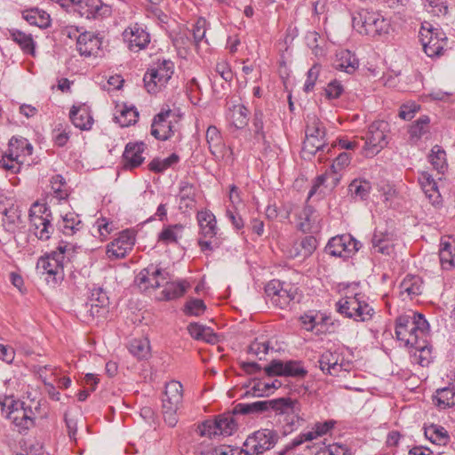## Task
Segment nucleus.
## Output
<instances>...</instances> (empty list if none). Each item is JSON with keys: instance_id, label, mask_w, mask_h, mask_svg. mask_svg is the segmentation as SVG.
I'll return each mask as SVG.
<instances>
[{"instance_id": "774afa93", "label": "nucleus", "mask_w": 455, "mask_h": 455, "mask_svg": "<svg viewBox=\"0 0 455 455\" xmlns=\"http://www.w3.org/2000/svg\"><path fill=\"white\" fill-rule=\"evenodd\" d=\"M343 92L344 87L337 79L331 81L324 88V96L330 100L339 99Z\"/></svg>"}, {"instance_id": "5fc2aeb1", "label": "nucleus", "mask_w": 455, "mask_h": 455, "mask_svg": "<svg viewBox=\"0 0 455 455\" xmlns=\"http://www.w3.org/2000/svg\"><path fill=\"white\" fill-rule=\"evenodd\" d=\"M52 190L53 193V197L58 201L66 200L68 196V192L65 188L66 181L64 178L60 175H54L51 179Z\"/></svg>"}, {"instance_id": "49530a36", "label": "nucleus", "mask_w": 455, "mask_h": 455, "mask_svg": "<svg viewBox=\"0 0 455 455\" xmlns=\"http://www.w3.org/2000/svg\"><path fill=\"white\" fill-rule=\"evenodd\" d=\"M351 196L361 200H366L371 193V185L365 180H354L348 186Z\"/></svg>"}, {"instance_id": "680f3d73", "label": "nucleus", "mask_w": 455, "mask_h": 455, "mask_svg": "<svg viewBox=\"0 0 455 455\" xmlns=\"http://www.w3.org/2000/svg\"><path fill=\"white\" fill-rule=\"evenodd\" d=\"M281 386V382L275 379L272 382L257 381L252 389L258 396H267L274 389H277Z\"/></svg>"}, {"instance_id": "a878e982", "label": "nucleus", "mask_w": 455, "mask_h": 455, "mask_svg": "<svg viewBox=\"0 0 455 455\" xmlns=\"http://www.w3.org/2000/svg\"><path fill=\"white\" fill-rule=\"evenodd\" d=\"M150 274L162 275L163 268L154 266L153 264L140 270V272L135 277L136 284L142 290H148L149 288L157 289L161 286L159 281H150Z\"/></svg>"}, {"instance_id": "7ed1b4c3", "label": "nucleus", "mask_w": 455, "mask_h": 455, "mask_svg": "<svg viewBox=\"0 0 455 455\" xmlns=\"http://www.w3.org/2000/svg\"><path fill=\"white\" fill-rule=\"evenodd\" d=\"M353 28L362 35L372 38L386 37L390 31V21L380 13L362 10L352 16Z\"/></svg>"}, {"instance_id": "8fccbe9b", "label": "nucleus", "mask_w": 455, "mask_h": 455, "mask_svg": "<svg viewBox=\"0 0 455 455\" xmlns=\"http://www.w3.org/2000/svg\"><path fill=\"white\" fill-rule=\"evenodd\" d=\"M208 27L209 24L207 20L203 17L198 18L196 23L193 25L191 29L192 40L193 45H195L196 48L199 47L200 43L203 41L208 44L207 40L205 39V34Z\"/></svg>"}, {"instance_id": "2f4dec72", "label": "nucleus", "mask_w": 455, "mask_h": 455, "mask_svg": "<svg viewBox=\"0 0 455 455\" xmlns=\"http://www.w3.org/2000/svg\"><path fill=\"white\" fill-rule=\"evenodd\" d=\"M433 401L439 410H445L455 405V387H447L437 389Z\"/></svg>"}, {"instance_id": "f257e3e1", "label": "nucleus", "mask_w": 455, "mask_h": 455, "mask_svg": "<svg viewBox=\"0 0 455 455\" xmlns=\"http://www.w3.org/2000/svg\"><path fill=\"white\" fill-rule=\"evenodd\" d=\"M267 411H273L275 415L283 417V421L287 427L285 432L297 429L300 426V422L304 421L300 416V403L291 397L257 401L251 403H241L234 407V412L240 415L260 414Z\"/></svg>"}, {"instance_id": "7c9ffc66", "label": "nucleus", "mask_w": 455, "mask_h": 455, "mask_svg": "<svg viewBox=\"0 0 455 455\" xmlns=\"http://www.w3.org/2000/svg\"><path fill=\"white\" fill-rule=\"evenodd\" d=\"M22 17L30 25L36 26L40 28H46L51 25L50 15L38 8L26 10L22 12Z\"/></svg>"}, {"instance_id": "13d9d810", "label": "nucleus", "mask_w": 455, "mask_h": 455, "mask_svg": "<svg viewBox=\"0 0 455 455\" xmlns=\"http://www.w3.org/2000/svg\"><path fill=\"white\" fill-rule=\"evenodd\" d=\"M306 136H314L318 138H326V129L323 124L316 117L308 118L306 126Z\"/></svg>"}, {"instance_id": "9d476101", "label": "nucleus", "mask_w": 455, "mask_h": 455, "mask_svg": "<svg viewBox=\"0 0 455 455\" xmlns=\"http://www.w3.org/2000/svg\"><path fill=\"white\" fill-rule=\"evenodd\" d=\"M388 124L383 120L371 123L368 127L363 149L366 156L377 155L387 144Z\"/></svg>"}, {"instance_id": "603ef678", "label": "nucleus", "mask_w": 455, "mask_h": 455, "mask_svg": "<svg viewBox=\"0 0 455 455\" xmlns=\"http://www.w3.org/2000/svg\"><path fill=\"white\" fill-rule=\"evenodd\" d=\"M89 303L94 304V307H101L103 311H108L107 308L109 304V299L106 291H104L101 287L93 286L91 289Z\"/></svg>"}, {"instance_id": "864d4df0", "label": "nucleus", "mask_w": 455, "mask_h": 455, "mask_svg": "<svg viewBox=\"0 0 455 455\" xmlns=\"http://www.w3.org/2000/svg\"><path fill=\"white\" fill-rule=\"evenodd\" d=\"M307 371L301 361L289 360L284 363L283 377L305 378Z\"/></svg>"}, {"instance_id": "4be33fe9", "label": "nucleus", "mask_w": 455, "mask_h": 455, "mask_svg": "<svg viewBox=\"0 0 455 455\" xmlns=\"http://www.w3.org/2000/svg\"><path fill=\"white\" fill-rule=\"evenodd\" d=\"M340 353L326 350L319 357L320 370L327 375L339 376L341 372L342 363H339Z\"/></svg>"}, {"instance_id": "e433bc0d", "label": "nucleus", "mask_w": 455, "mask_h": 455, "mask_svg": "<svg viewBox=\"0 0 455 455\" xmlns=\"http://www.w3.org/2000/svg\"><path fill=\"white\" fill-rule=\"evenodd\" d=\"M235 415H238V413H235L233 411L232 412L220 414L216 418L218 425L220 426L219 434H220V435L229 436L237 429V422L235 419Z\"/></svg>"}, {"instance_id": "37998d69", "label": "nucleus", "mask_w": 455, "mask_h": 455, "mask_svg": "<svg viewBox=\"0 0 455 455\" xmlns=\"http://www.w3.org/2000/svg\"><path fill=\"white\" fill-rule=\"evenodd\" d=\"M139 118V111L134 106L124 105L118 115L115 116L116 123L122 127H128L134 124Z\"/></svg>"}, {"instance_id": "2eb2a0df", "label": "nucleus", "mask_w": 455, "mask_h": 455, "mask_svg": "<svg viewBox=\"0 0 455 455\" xmlns=\"http://www.w3.org/2000/svg\"><path fill=\"white\" fill-rule=\"evenodd\" d=\"M135 235L130 230L122 231L118 237L107 246V255L110 259H124L132 250Z\"/></svg>"}, {"instance_id": "ea45409f", "label": "nucleus", "mask_w": 455, "mask_h": 455, "mask_svg": "<svg viewBox=\"0 0 455 455\" xmlns=\"http://www.w3.org/2000/svg\"><path fill=\"white\" fill-rule=\"evenodd\" d=\"M401 292L406 293L411 298L422 292V280L418 275H407L400 284Z\"/></svg>"}, {"instance_id": "ddd939ff", "label": "nucleus", "mask_w": 455, "mask_h": 455, "mask_svg": "<svg viewBox=\"0 0 455 455\" xmlns=\"http://www.w3.org/2000/svg\"><path fill=\"white\" fill-rule=\"evenodd\" d=\"M360 248V243L351 235L345 234L331 238L325 246V252L333 257L348 259Z\"/></svg>"}, {"instance_id": "c9c22d12", "label": "nucleus", "mask_w": 455, "mask_h": 455, "mask_svg": "<svg viewBox=\"0 0 455 455\" xmlns=\"http://www.w3.org/2000/svg\"><path fill=\"white\" fill-rule=\"evenodd\" d=\"M371 244L374 252L383 255H390L394 250L389 235L379 231L374 232L371 238Z\"/></svg>"}, {"instance_id": "423d86ee", "label": "nucleus", "mask_w": 455, "mask_h": 455, "mask_svg": "<svg viewBox=\"0 0 455 455\" xmlns=\"http://www.w3.org/2000/svg\"><path fill=\"white\" fill-rule=\"evenodd\" d=\"M75 250V246L68 243H61L57 247V250L52 251L44 258H41L37 263V268L43 269V275H47L52 278V283H56L59 279L63 275V260L67 257L69 259Z\"/></svg>"}, {"instance_id": "338daca9", "label": "nucleus", "mask_w": 455, "mask_h": 455, "mask_svg": "<svg viewBox=\"0 0 455 455\" xmlns=\"http://www.w3.org/2000/svg\"><path fill=\"white\" fill-rule=\"evenodd\" d=\"M213 74L218 75V76H220L228 85L233 80L234 76L229 64L223 60L216 63Z\"/></svg>"}, {"instance_id": "c85d7f7f", "label": "nucleus", "mask_w": 455, "mask_h": 455, "mask_svg": "<svg viewBox=\"0 0 455 455\" xmlns=\"http://www.w3.org/2000/svg\"><path fill=\"white\" fill-rule=\"evenodd\" d=\"M411 348L415 351L412 358L415 363L422 367H427L432 362V347L429 346L427 338L419 340V344L413 345Z\"/></svg>"}, {"instance_id": "393cba45", "label": "nucleus", "mask_w": 455, "mask_h": 455, "mask_svg": "<svg viewBox=\"0 0 455 455\" xmlns=\"http://www.w3.org/2000/svg\"><path fill=\"white\" fill-rule=\"evenodd\" d=\"M0 213L4 216L3 219L4 226L8 231H13L15 228L22 224L21 211L19 206L12 204L10 206H6L4 204H0Z\"/></svg>"}, {"instance_id": "a18cd8bd", "label": "nucleus", "mask_w": 455, "mask_h": 455, "mask_svg": "<svg viewBox=\"0 0 455 455\" xmlns=\"http://www.w3.org/2000/svg\"><path fill=\"white\" fill-rule=\"evenodd\" d=\"M82 221L77 215L68 213L62 217V221L59 224V229L65 235H73L81 228Z\"/></svg>"}, {"instance_id": "0e129e2a", "label": "nucleus", "mask_w": 455, "mask_h": 455, "mask_svg": "<svg viewBox=\"0 0 455 455\" xmlns=\"http://www.w3.org/2000/svg\"><path fill=\"white\" fill-rule=\"evenodd\" d=\"M321 65L318 63L314 64L307 73V79L304 84L303 90L308 93L315 88V83L320 74Z\"/></svg>"}, {"instance_id": "a19ab883", "label": "nucleus", "mask_w": 455, "mask_h": 455, "mask_svg": "<svg viewBox=\"0 0 455 455\" xmlns=\"http://www.w3.org/2000/svg\"><path fill=\"white\" fill-rule=\"evenodd\" d=\"M7 417L12 421L22 416L32 415L35 413L30 405H27L25 402L19 400H12L8 405Z\"/></svg>"}, {"instance_id": "f03ea898", "label": "nucleus", "mask_w": 455, "mask_h": 455, "mask_svg": "<svg viewBox=\"0 0 455 455\" xmlns=\"http://www.w3.org/2000/svg\"><path fill=\"white\" fill-rule=\"evenodd\" d=\"M428 331L429 323L422 314L411 311L395 319L396 339L408 348L427 338Z\"/></svg>"}, {"instance_id": "dca6fc26", "label": "nucleus", "mask_w": 455, "mask_h": 455, "mask_svg": "<svg viewBox=\"0 0 455 455\" xmlns=\"http://www.w3.org/2000/svg\"><path fill=\"white\" fill-rule=\"evenodd\" d=\"M172 116V111L170 108L162 109L155 116L151 124V135L156 140L164 141L174 134L175 127L170 119Z\"/></svg>"}, {"instance_id": "3c124183", "label": "nucleus", "mask_w": 455, "mask_h": 455, "mask_svg": "<svg viewBox=\"0 0 455 455\" xmlns=\"http://www.w3.org/2000/svg\"><path fill=\"white\" fill-rule=\"evenodd\" d=\"M179 161L180 156L176 153H172L164 159H153L148 164V169L153 172L160 173L177 164Z\"/></svg>"}, {"instance_id": "9b49d317", "label": "nucleus", "mask_w": 455, "mask_h": 455, "mask_svg": "<svg viewBox=\"0 0 455 455\" xmlns=\"http://www.w3.org/2000/svg\"><path fill=\"white\" fill-rule=\"evenodd\" d=\"M419 36L423 50L428 57L435 58L443 54L447 41L443 32L437 28H427L423 25L419 31Z\"/></svg>"}, {"instance_id": "20e7f679", "label": "nucleus", "mask_w": 455, "mask_h": 455, "mask_svg": "<svg viewBox=\"0 0 455 455\" xmlns=\"http://www.w3.org/2000/svg\"><path fill=\"white\" fill-rule=\"evenodd\" d=\"M32 152L33 146L27 139L12 137L9 140L8 148L0 158V167L12 173H18L26 157L31 156Z\"/></svg>"}, {"instance_id": "4d7b16f0", "label": "nucleus", "mask_w": 455, "mask_h": 455, "mask_svg": "<svg viewBox=\"0 0 455 455\" xmlns=\"http://www.w3.org/2000/svg\"><path fill=\"white\" fill-rule=\"evenodd\" d=\"M270 349L269 341H259L255 339L247 347V353L254 355L259 360H263Z\"/></svg>"}, {"instance_id": "f8f14e48", "label": "nucleus", "mask_w": 455, "mask_h": 455, "mask_svg": "<svg viewBox=\"0 0 455 455\" xmlns=\"http://www.w3.org/2000/svg\"><path fill=\"white\" fill-rule=\"evenodd\" d=\"M278 438L276 431L262 428L249 435L243 445L251 451L252 455H260L271 450Z\"/></svg>"}, {"instance_id": "09e8293b", "label": "nucleus", "mask_w": 455, "mask_h": 455, "mask_svg": "<svg viewBox=\"0 0 455 455\" xmlns=\"http://www.w3.org/2000/svg\"><path fill=\"white\" fill-rule=\"evenodd\" d=\"M188 287V284L186 281L170 283L166 284L162 291V294L166 300L175 299L182 297L185 294Z\"/></svg>"}, {"instance_id": "b1692460", "label": "nucleus", "mask_w": 455, "mask_h": 455, "mask_svg": "<svg viewBox=\"0 0 455 455\" xmlns=\"http://www.w3.org/2000/svg\"><path fill=\"white\" fill-rule=\"evenodd\" d=\"M419 183L433 204H439L441 195L438 190L437 183L432 175L427 172H421L418 178Z\"/></svg>"}, {"instance_id": "473e14b6", "label": "nucleus", "mask_w": 455, "mask_h": 455, "mask_svg": "<svg viewBox=\"0 0 455 455\" xmlns=\"http://www.w3.org/2000/svg\"><path fill=\"white\" fill-rule=\"evenodd\" d=\"M425 436L432 443L444 446L450 442V435L448 431L442 426L432 424L425 427Z\"/></svg>"}, {"instance_id": "aec40b11", "label": "nucleus", "mask_w": 455, "mask_h": 455, "mask_svg": "<svg viewBox=\"0 0 455 455\" xmlns=\"http://www.w3.org/2000/svg\"><path fill=\"white\" fill-rule=\"evenodd\" d=\"M199 226V235L204 238L212 239L217 235L218 228L215 215L207 209L199 211L196 214Z\"/></svg>"}, {"instance_id": "f3484780", "label": "nucleus", "mask_w": 455, "mask_h": 455, "mask_svg": "<svg viewBox=\"0 0 455 455\" xmlns=\"http://www.w3.org/2000/svg\"><path fill=\"white\" fill-rule=\"evenodd\" d=\"M334 145L329 146L326 138H318L314 136H306L303 141L302 153L305 159H310L311 156L318 154V160L324 162L326 156L331 154Z\"/></svg>"}, {"instance_id": "cd10ccee", "label": "nucleus", "mask_w": 455, "mask_h": 455, "mask_svg": "<svg viewBox=\"0 0 455 455\" xmlns=\"http://www.w3.org/2000/svg\"><path fill=\"white\" fill-rule=\"evenodd\" d=\"M335 67L337 69L345 71L347 74H352L358 68L359 61L355 54L348 50H343L337 54Z\"/></svg>"}, {"instance_id": "e2e57ef3", "label": "nucleus", "mask_w": 455, "mask_h": 455, "mask_svg": "<svg viewBox=\"0 0 455 455\" xmlns=\"http://www.w3.org/2000/svg\"><path fill=\"white\" fill-rule=\"evenodd\" d=\"M425 7L428 12L435 16H444L449 12L447 3L443 0H427Z\"/></svg>"}, {"instance_id": "5701e85b", "label": "nucleus", "mask_w": 455, "mask_h": 455, "mask_svg": "<svg viewBox=\"0 0 455 455\" xmlns=\"http://www.w3.org/2000/svg\"><path fill=\"white\" fill-rule=\"evenodd\" d=\"M184 230L185 225L180 223L166 225L158 234L157 241L164 245L179 244Z\"/></svg>"}, {"instance_id": "de8ad7c7", "label": "nucleus", "mask_w": 455, "mask_h": 455, "mask_svg": "<svg viewBox=\"0 0 455 455\" xmlns=\"http://www.w3.org/2000/svg\"><path fill=\"white\" fill-rule=\"evenodd\" d=\"M315 209L308 204H306L301 211L298 213V229L303 233L309 232L312 228V223L315 221L314 219Z\"/></svg>"}, {"instance_id": "58836bf2", "label": "nucleus", "mask_w": 455, "mask_h": 455, "mask_svg": "<svg viewBox=\"0 0 455 455\" xmlns=\"http://www.w3.org/2000/svg\"><path fill=\"white\" fill-rule=\"evenodd\" d=\"M129 352L139 360L147 359L150 355V343L148 339H134L129 342Z\"/></svg>"}, {"instance_id": "79ce46f5", "label": "nucleus", "mask_w": 455, "mask_h": 455, "mask_svg": "<svg viewBox=\"0 0 455 455\" xmlns=\"http://www.w3.org/2000/svg\"><path fill=\"white\" fill-rule=\"evenodd\" d=\"M430 118L428 116H421L412 123L409 129V135L411 140H419L425 134L429 132Z\"/></svg>"}, {"instance_id": "4468645a", "label": "nucleus", "mask_w": 455, "mask_h": 455, "mask_svg": "<svg viewBox=\"0 0 455 455\" xmlns=\"http://www.w3.org/2000/svg\"><path fill=\"white\" fill-rule=\"evenodd\" d=\"M122 36L129 50L135 52L146 49L150 43V34L139 23L130 25Z\"/></svg>"}, {"instance_id": "412c9836", "label": "nucleus", "mask_w": 455, "mask_h": 455, "mask_svg": "<svg viewBox=\"0 0 455 455\" xmlns=\"http://www.w3.org/2000/svg\"><path fill=\"white\" fill-rule=\"evenodd\" d=\"M71 123L82 131H90L93 124V117L89 108L83 104L73 106L69 112Z\"/></svg>"}, {"instance_id": "6e6552de", "label": "nucleus", "mask_w": 455, "mask_h": 455, "mask_svg": "<svg viewBox=\"0 0 455 455\" xmlns=\"http://www.w3.org/2000/svg\"><path fill=\"white\" fill-rule=\"evenodd\" d=\"M30 231L41 241L50 239L53 233L52 215L46 204L34 203L29 210Z\"/></svg>"}, {"instance_id": "f704fd0d", "label": "nucleus", "mask_w": 455, "mask_h": 455, "mask_svg": "<svg viewBox=\"0 0 455 455\" xmlns=\"http://www.w3.org/2000/svg\"><path fill=\"white\" fill-rule=\"evenodd\" d=\"M439 259L441 266L445 270L455 267V245L448 241H441L439 248Z\"/></svg>"}, {"instance_id": "c03bdc74", "label": "nucleus", "mask_w": 455, "mask_h": 455, "mask_svg": "<svg viewBox=\"0 0 455 455\" xmlns=\"http://www.w3.org/2000/svg\"><path fill=\"white\" fill-rule=\"evenodd\" d=\"M302 325L307 331H314L316 329V333L319 331H323L321 329L317 327L322 325L323 323H326L330 318L324 316L323 315H319L318 314H314L312 312L304 314L299 318Z\"/></svg>"}, {"instance_id": "c756f323", "label": "nucleus", "mask_w": 455, "mask_h": 455, "mask_svg": "<svg viewBox=\"0 0 455 455\" xmlns=\"http://www.w3.org/2000/svg\"><path fill=\"white\" fill-rule=\"evenodd\" d=\"M9 36L20 47L25 54L35 56L36 44L31 35H27L24 32L12 28L8 29Z\"/></svg>"}, {"instance_id": "72a5a7b5", "label": "nucleus", "mask_w": 455, "mask_h": 455, "mask_svg": "<svg viewBox=\"0 0 455 455\" xmlns=\"http://www.w3.org/2000/svg\"><path fill=\"white\" fill-rule=\"evenodd\" d=\"M317 247V241L312 235L305 236L299 243L295 245L293 250L291 251L292 258L301 257L302 259L308 258L313 254Z\"/></svg>"}, {"instance_id": "4c0bfd02", "label": "nucleus", "mask_w": 455, "mask_h": 455, "mask_svg": "<svg viewBox=\"0 0 455 455\" xmlns=\"http://www.w3.org/2000/svg\"><path fill=\"white\" fill-rule=\"evenodd\" d=\"M428 160L433 165L434 169L436 170L439 173H444L448 168L446 153L439 145H435L432 148L430 154L428 155Z\"/></svg>"}, {"instance_id": "a211bd4d", "label": "nucleus", "mask_w": 455, "mask_h": 455, "mask_svg": "<svg viewBox=\"0 0 455 455\" xmlns=\"http://www.w3.org/2000/svg\"><path fill=\"white\" fill-rule=\"evenodd\" d=\"M102 38L94 32L85 31L76 40V49L80 55L89 57L96 54L100 49Z\"/></svg>"}, {"instance_id": "052dcab7", "label": "nucleus", "mask_w": 455, "mask_h": 455, "mask_svg": "<svg viewBox=\"0 0 455 455\" xmlns=\"http://www.w3.org/2000/svg\"><path fill=\"white\" fill-rule=\"evenodd\" d=\"M219 427L217 419H207L204 421L202 424L198 425L196 428V432L201 436H208L209 438H213L218 435H220L219 434Z\"/></svg>"}, {"instance_id": "6ab92c4d", "label": "nucleus", "mask_w": 455, "mask_h": 455, "mask_svg": "<svg viewBox=\"0 0 455 455\" xmlns=\"http://www.w3.org/2000/svg\"><path fill=\"white\" fill-rule=\"evenodd\" d=\"M143 142L128 143L123 153V165L125 170H132L139 167L145 160L142 156L145 150Z\"/></svg>"}, {"instance_id": "69168bd1", "label": "nucleus", "mask_w": 455, "mask_h": 455, "mask_svg": "<svg viewBox=\"0 0 455 455\" xmlns=\"http://www.w3.org/2000/svg\"><path fill=\"white\" fill-rule=\"evenodd\" d=\"M206 309L204 302L200 299H192L186 302L184 312L188 315L198 316Z\"/></svg>"}, {"instance_id": "6e6d98bb", "label": "nucleus", "mask_w": 455, "mask_h": 455, "mask_svg": "<svg viewBox=\"0 0 455 455\" xmlns=\"http://www.w3.org/2000/svg\"><path fill=\"white\" fill-rule=\"evenodd\" d=\"M249 109L244 105L235 106L232 110L231 119L237 129H243L248 124Z\"/></svg>"}, {"instance_id": "0eeeda50", "label": "nucleus", "mask_w": 455, "mask_h": 455, "mask_svg": "<svg viewBox=\"0 0 455 455\" xmlns=\"http://www.w3.org/2000/svg\"><path fill=\"white\" fill-rule=\"evenodd\" d=\"M174 73V63L171 60H158L143 76L148 92L155 94L164 88Z\"/></svg>"}, {"instance_id": "bb28decb", "label": "nucleus", "mask_w": 455, "mask_h": 455, "mask_svg": "<svg viewBox=\"0 0 455 455\" xmlns=\"http://www.w3.org/2000/svg\"><path fill=\"white\" fill-rule=\"evenodd\" d=\"M206 142L211 154L216 157L224 156L225 144L220 132L214 125H210L206 131Z\"/></svg>"}, {"instance_id": "39448f33", "label": "nucleus", "mask_w": 455, "mask_h": 455, "mask_svg": "<svg viewBox=\"0 0 455 455\" xmlns=\"http://www.w3.org/2000/svg\"><path fill=\"white\" fill-rule=\"evenodd\" d=\"M337 311L356 322H368L372 319L375 311L366 301L364 295L356 293L346 296L336 303Z\"/></svg>"}, {"instance_id": "1a4fd4ad", "label": "nucleus", "mask_w": 455, "mask_h": 455, "mask_svg": "<svg viewBox=\"0 0 455 455\" xmlns=\"http://www.w3.org/2000/svg\"><path fill=\"white\" fill-rule=\"evenodd\" d=\"M183 400V387L180 381L166 383L164 396L162 399L163 415L166 424L174 427L178 422L177 411Z\"/></svg>"}, {"instance_id": "bf43d9fd", "label": "nucleus", "mask_w": 455, "mask_h": 455, "mask_svg": "<svg viewBox=\"0 0 455 455\" xmlns=\"http://www.w3.org/2000/svg\"><path fill=\"white\" fill-rule=\"evenodd\" d=\"M196 188L188 181H181L180 184L179 196L186 207H191L195 203Z\"/></svg>"}]
</instances>
